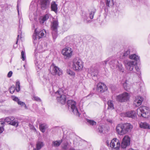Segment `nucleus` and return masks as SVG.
Segmentation results:
<instances>
[{"instance_id":"f257e3e1","label":"nucleus","mask_w":150,"mask_h":150,"mask_svg":"<svg viewBox=\"0 0 150 150\" xmlns=\"http://www.w3.org/2000/svg\"><path fill=\"white\" fill-rule=\"evenodd\" d=\"M133 127L130 123H120L117 126L116 130L118 134L122 135L130 132Z\"/></svg>"},{"instance_id":"f03ea898","label":"nucleus","mask_w":150,"mask_h":150,"mask_svg":"<svg viewBox=\"0 0 150 150\" xmlns=\"http://www.w3.org/2000/svg\"><path fill=\"white\" fill-rule=\"evenodd\" d=\"M129 58L133 59L134 61H127L126 60L124 61V63L127 69L128 70L132 71L135 65H137L140 62L139 57L135 54H133L130 55Z\"/></svg>"},{"instance_id":"7ed1b4c3","label":"nucleus","mask_w":150,"mask_h":150,"mask_svg":"<svg viewBox=\"0 0 150 150\" xmlns=\"http://www.w3.org/2000/svg\"><path fill=\"white\" fill-rule=\"evenodd\" d=\"M68 88L63 87L59 88L55 93L56 94H58L59 96L57 97L58 102L62 105L64 104L66 101V95H67L68 92Z\"/></svg>"},{"instance_id":"20e7f679","label":"nucleus","mask_w":150,"mask_h":150,"mask_svg":"<svg viewBox=\"0 0 150 150\" xmlns=\"http://www.w3.org/2000/svg\"><path fill=\"white\" fill-rule=\"evenodd\" d=\"M137 114L140 117L148 118L150 116V111L149 107L143 106L138 108L137 110Z\"/></svg>"},{"instance_id":"39448f33","label":"nucleus","mask_w":150,"mask_h":150,"mask_svg":"<svg viewBox=\"0 0 150 150\" xmlns=\"http://www.w3.org/2000/svg\"><path fill=\"white\" fill-rule=\"evenodd\" d=\"M76 104V102L73 100H68L67 101V105L69 110H71L75 115L79 117L80 114L79 112Z\"/></svg>"},{"instance_id":"423d86ee","label":"nucleus","mask_w":150,"mask_h":150,"mask_svg":"<svg viewBox=\"0 0 150 150\" xmlns=\"http://www.w3.org/2000/svg\"><path fill=\"white\" fill-rule=\"evenodd\" d=\"M72 67L76 71L81 70L83 67V63L81 59L78 57L74 58L73 61Z\"/></svg>"},{"instance_id":"0eeeda50","label":"nucleus","mask_w":150,"mask_h":150,"mask_svg":"<svg viewBox=\"0 0 150 150\" xmlns=\"http://www.w3.org/2000/svg\"><path fill=\"white\" fill-rule=\"evenodd\" d=\"M46 33V31L45 30H41L39 31L37 30V29H35L34 33L33 35V42L34 44L37 43V39L39 40L41 38L44 37Z\"/></svg>"},{"instance_id":"6e6552de","label":"nucleus","mask_w":150,"mask_h":150,"mask_svg":"<svg viewBox=\"0 0 150 150\" xmlns=\"http://www.w3.org/2000/svg\"><path fill=\"white\" fill-rule=\"evenodd\" d=\"M106 143L108 146H109L112 149L119 150V149L120 148V143L119 140H117L116 138H113L111 141L110 144L108 140L106 141Z\"/></svg>"},{"instance_id":"1a4fd4ad","label":"nucleus","mask_w":150,"mask_h":150,"mask_svg":"<svg viewBox=\"0 0 150 150\" xmlns=\"http://www.w3.org/2000/svg\"><path fill=\"white\" fill-rule=\"evenodd\" d=\"M130 98L129 94L124 92L121 94L117 96L115 98L117 101L120 103L126 102L128 101Z\"/></svg>"},{"instance_id":"9d476101","label":"nucleus","mask_w":150,"mask_h":150,"mask_svg":"<svg viewBox=\"0 0 150 150\" xmlns=\"http://www.w3.org/2000/svg\"><path fill=\"white\" fill-rule=\"evenodd\" d=\"M59 26L58 22L57 21L54 20L51 25L52 33L53 39H56L57 36V28Z\"/></svg>"},{"instance_id":"9b49d317","label":"nucleus","mask_w":150,"mask_h":150,"mask_svg":"<svg viewBox=\"0 0 150 150\" xmlns=\"http://www.w3.org/2000/svg\"><path fill=\"white\" fill-rule=\"evenodd\" d=\"M73 50L70 47L66 46L62 50V54L66 57V58H70L72 55Z\"/></svg>"},{"instance_id":"f8f14e48","label":"nucleus","mask_w":150,"mask_h":150,"mask_svg":"<svg viewBox=\"0 0 150 150\" xmlns=\"http://www.w3.org/2000/svg\"><path fill=\"white\" fill-rule=\"evenodd\" d=\"M130 142V138L128 136H125L123 138L121 144V148L122 149L126 148L127 146H129Z\"/></svg>"},{"instance_id":"ddd939ff","label":"nucleus","mask_w":150,"mask_h":150,"mask_svg":"<svg viewBox=\"0 0 150 150\" xmlns=\"http://www.w3.org/2000/svg\"><path fill=\"white\" fill-rule=\"evenodd\" d=\"M108 89L107 87L103 83L100 82L97 86V91L98 93H102L106 91Z\"/></svg>"},{"instance_id":"4468645a","label":"nucleus","mask_w":150,"mask_h":150,"mask_svg":"<svg viewBox=\"0 0 150 150\" xmlns=\"http://www.w3.org/2000/svg\"><path fill=\"white\" fill-rule=\"evenodd\" d=\"M50 1L49 0H40V8L42 10H44L49 7Z\"/></svg>"},{"instance_id":"2eb2a0df","label":"nucleus","mask_w":150,"mask_h":150,"mask_svg":"<svg viewBox=\"0 0 150 150\" xmlns=\"http://www.w3.org/2000/svg\"><path fill=\"white\" fill-rule=\"evenodd\" d=\"M131 52L130 50L129 49L125 50L123 54H121L120 56V59L123 60V62L125 60L127 61V60L129 58Z\"/></svg>"},{"instance_id":"dca6fc26","label":"nucleus","mask_w":150,"mask_h":150,"mask_svg":"<svg viewBox=\"0 0 150 150\" xmlns=\"http://www.w3.org/2000/svg\"><path fill=\"white\" fill-rule=\"evenodd\" d=\"M51 68L52 69V74L54 75H57L60 76L62 73V71L58 67L52 65L51 66Z\"/></svg>"},{"instance_id":"f3484780","label":"nucleus","mask_w":150,"mask_h":150,"mask_svg":"<svg viewBox=\"0 0 150 150\" xmlns=\"http://www.w3.org/2000/svg\"><path fill=\"white\" fill-rule=\"evenodd\" d=\"M125 115L126 116L132 118V119H136L137 118V115L135 111L134 110H131L125 113Z\"/></svg>"},{"instance_id":"a211bd4d","label":"nucleus","mask_w":150,"mask_h":150,"mask_svg":"<svg viewBox=\"0 0 150 150\" xmlns=\"http://www.w3.org/2000/svg\"><path fill=\"white\" fill-rule=\"evenodd\" d=\"M143 100V98L140 96H138L136 97L134 101V103L137 107L140 105Z\"/></svg>"},{"instance_id":"6ab92c4d","label":"nucleus","mask_w":150,"mask_h":150,"mask_svg":"<svg viewBox=\"0 0 150 150\" xmlns=\"http://www.w3.org/2000/svg\"><path fill=\"white\" fill-rule=\"evenodd\" d=\"M89 72L91 73V76L93 77V79L94 80H96L97 79V76L98 73V70L92 68Z\"/></svg>"},{"instance_id":"aec40b11","label":"nucleus","mask_w":150,"mask_h":150,"mask_svg":"<svg viewBox=\"0 0 150 150\" xmlns=\"http://www.w3.org/2000/svg\"><path fill=\"white\" fill-rule=\"evenodd\" d=\"M15 119L14 117L13 116H10L7 117L5 118H3L0 119L2 122H11V121H13Z\"/></svg>"},{"instance_id":"412c9836","label":"nucleus","mask_w":150,"mask_h":150,"mask_svg":"<svg viewBox=\"0 0 150 150\" xmlns=\"http://www.w3.org/2000/svg\"><path fill=\"white\" fill-rule=\"evenodd\" d=\"M57 4L54 1L52 2L51 4V11H54L56 13L57 12Z\"/></svg>"},{"instance_id":"4be33fe9","label":"nucleus","mask_w":150,"mask_h":150,"mask_svg":"<svg viewBox=\"0 0 150 150\" xmlns=\"http://www.w3.org/2000/svg\"><path fill=\"white\" fill-rule=\"evenodd\" d=\"M109 63L111 67H114L116 66L117 64H119L118 61L116 59H113L110 61Z\"/></svg>"},{"instance_id":"5701e85b","label":"nucleus","mask_w":150,"mask_h":150,"mask_svg":"<svg viewBox=\"0 0 150 150\" xmlns=\"http://www.w3.org/2000/svg\"><path fill=\"white\" fill-rule=\"evenodd\" d=\"M140 127L144 129H150V125L146 122H141L140 124Z\"/></svg>"},{"instance_id":"b1692460","label":"nucleus","mask_w":150,"mask_h":150,"mask_svg":"<svg viewBox=\"0 0 150 150\" xmlns=\"http://www.w3.org/2000/svg\"><path fill=\"white\" fill-rule=\"evenodd\" d=\"M83 17L84 19V21L85 23H87L91 21V19L89 17H88V15L87 14L84 13V15H83Z\"/></svg>"},{"instance_id":"393cba45","label":"nucleus","mask_w":150,"mask_h":150,"mask_svg":"<svg viewBox=\"0 0 150 150\" xmlns=\"http://www.w3.org/2000/svg\"><path fill=\"white\" fill-rule=\"evenodd\" d=\"M44 145L43 143L41 141H38L36 144V148L37 150L40 149Z\"/></svg>"},{"instance_id":"a878e982","label":"nucleus","mask_w":150,"mask_h":150,"mask_svg":"<svg viewBox=\"0 0 150 150\" xmlns=\"http://www.w3.org/2000/svg\"><path fill=\"white\" fill-rule=\"evenodd\" d=\"M50 16V15L48 14L44 16L42 18V19L40 21V23L42 24L45 21L49 18Z\"/></svg>"},{"instance_id":"bb28decb","label":"nucleus","mask_w":150,"mask_h":150,"mask_svg":"<svg viewBox=\"0 0 150 150\" xmlns=\"http://www.w3.org/2000/svg\"><path fill=\"white\" fill-rule=\"evenodd\" d=\"M105 3L106 6L108 7L113 6L114 4L113 0H105Z\"/></svg>"},{"instance_id":"cd10ccee","label":"nucleus","mask_w":150,"mask_h":150,"mask_svg":"<svg viewBox=\"0 0 150 150\" xmlns=\"http://www.w3.org/2000/svg\"><path fill=\"white\" fill-rule=\"evenodd\" d=\"M127 81H126L123 83V86L125 90L128 91L130 89V86L127 83Z\"/></svg>"},{"instance_id":"c85d7f7f","label":"nucleus","mask_w":150,"mask_h":150,"mask_svg":"<svg viewBox=\"0 0 150 150\" xmlns=\"http://www.w3.org/2000/svg\"><path fill=\"white\" fill-rule=\"evenodd\" d=\"M62 142V140L61 141V142L59 140L53 141L52 143V146H54V147L59 146L61 143Z\"/></svg>"},{"instance_id":"c756f323","label":"nucleus","mask_w":150,"mask_h":150,"mask_svg":"<svg viewBox=\"0 0 150 150\" xmlns=\"http://www.w3.org/2000/svg\"><path fill=\"white\" fill-rule=\"evenodd\" d=\"M107 103L108 105V108L109 109H110L111 110H113L114 109L112 101L111 100H108V101Z\"/></svg>"},{"instance_id":"7c9ffc66","label":"nucleus","mask_w":150,"mask_h":150,"mask_svg":"<svg viewBox=\"0 0 150 150\" xmlns=\"http://www.w3.org/2000/svg\"><path fill=\"white\" fill-rule=\"evenodd\" d=\"M19 122L17 120H15V119L13 121H11L10 122L9 124L14 126L17 127L18 126Z\"/></svg>"},{"instance_id":"2f4dec72","label":"nucleus","mask_w":150,"mask_h":150,"mask_svg":"<svg viewBox=\"0 0 150 150\" xmlns=\"http://www.w3.org/2000/svg\"><path fill=\"white\" fill-rule=\"evenodd\" d=\"M46 125L44 124H41L39 125V128L40 130L42 132H44L45 131Z\"/></svg>"},{"instance_id":"473e14b6","label":"nucleus","mask_w":150,"mask_h":150,"mask_svg":"<svg viewBox=\"0 0 150 150\" xmlns=\"http://www.w3.org/2000/svg\"><path fill=\"white\" fill-rule=\"evenodd\" d=\"M96 10L95 9L93 8L91 11L89 13V17L91 19H92L93 18V16L95 13L96 12Z\"/></svg>"},{"instance_id":"72a5a7b5","label":"nucleus","mask_w":150,"mask_h":150,"mask_svg":"<svg viewBox=\"0 0 150 150\" xmlns=\"http://www.w3.org/2000/svg\"><path fill=\"white\" fill-rule=\"evenodd\" d=\"M15 89L17 92H19L20 90V82L19 81H17L16 84Z\"/></svg>"},{"instance_id":"f704fd0d","label":"nucleus","mask_w":150,"mask_h":150,"mask_svg":"<svg viewBox=\"0 0 150 150\" xmlns=\"http://www.w3.org/2000/svg\"><path fill=\"white\" fill-rule=\"evenodd\" d=\"M117 64L116 66V67L118 68V70L120 72H124V69L123 67H122V65L121 64Z\"/></svg>"},{"instance_id":"c9c22d12","label":"nucleus","mask_w":150,"mask_h":150,"mask_svg":"<svg viewBox=\"0 0 150 150\" xmlns=\"http://www.w3.org/2000/svg\"><path fill=\"white\" fill-rule=\"evenodd\" d=\"M67 74L71 76H74L75 75V73L69 69H67Z\"/></svg>"},{"instance_id":"e433bc0d","label":"nucleus","mask_w":150,"mask_h":150,"mask_svg":"<svg viewBox=\"0 0 150 150\" xmlns=\"http://www.w3.org/2000/svg\"><path fill=\"white\" fill-rule=\"evenodd\" d=\"M86 121L89 125L92 126L96 125V122L93 120L87 119Z\"/></svg>"},{"instance_id":"4c0bfd02","label":"nucleus","mask_w":150,"mask_h":150,"mask_svg":"<svg viewBox=\"0 0 150 150\" xmlns=\"http://www.w3.org/2000/svg\"><path fill=\"white\" fill-rule=\"evenodd\" d=\"M103 128L104 127L103 125L99 126L98 129L97 130V131L100 134L103 133Z\"/></svg>"},{"instance_id":"58836bf2","label":"nucleus","mask_w":150,"mask_h":150,"mask_svg":"<svg viewBox=\"0 0 150 150\" xmlns=\"http://www.w3.org/2000/svg\"><path fill=\"white\" fill-rule=\"evenodd\" d=\"M32 99L38 102H41L42 101L41 100L40 98L38 96H36L35 95L33 96Z\"/></svg>"},{"instance_id":"ea45409f","label":"nucleus","mask_w":150,"mask_h":150,"mask_svg":"<svg viewBox=\"0 0 150 150\" xmlns=\"http://www.w3.org/2000/svg\"><path fill=\"white\" fill-rule=\"evenodd\" d=\"M15 87L14 85H12L11 86L10 88V92L11 93L13 94L15 90Z\"/></svg>"},{"instance_id":"a19ab883","label":"nucleus","mask_w":150,"mask_h":150,"mask_svg":"<svg viewBox=\"0 0 150 150\" xmlns=\"http://www.w3.org/2000/svg\"><path fill=\"white\" fill-rule=\"evenodd\" d=\"M18 103L19 105H21L22 106H24V107L25 108H27V107H26V104L24 102H22L20 100L18 102Z\"/></svg>"},{"instance_id":"79ce46f5","label":"nucleus","mask_w":150,"mask_h":150,"mask_svg":"<svg viewBox=\"0 0 150 150\" xmlns=\"http://www.w3.org/2000/svg\"><path fill=\"white\" fill-rule=\"evenodd\" d=\"M21 58L23 61H24L25 58V52L22 51L21 52Z\"/></svg>"},{"instance_id":"37998d69","label":"nucleus","mask_w":150,"mask_h":150,"mask_svg":"<svg viewBox=\"0 0 150 150\" xmlns=\"http://www.w3.org/2000/svg\"><path fill=\"white\" fill-rule=\"evenodd\" d=\"M11 98L14 101L17 102V103H18V102L20 100L18 98L15 96H13L11 97Z\"/></svg>"},{"instance_id":"c03bdc74","label":"nucleus","mask_w":150,"mask_h":150,"mask_svg":"<svg viewBox=\"0 0 150 150\" xmlns=\"http://www.w3.org/2000/svg\"><path fill=\"white\" fill-rule=\"evenodd\" d=\"M68 143H65L64 144L63 146H62V148L63 150H66L68 149Z\"/></svg>"},{"instance_id":"a18cd8bd","label":"nucleus","mask_w":150,"mask_h":150,"mask_svg":"<svg viewBox=\"0 0 150 150\" xmlns=\"http://www.w3.org/2000/svg\"><path fill=\"white\" fill-rule=\"evenodd\" d=\"M19 35H18V36H17V40L16 42V43L13 45V47L14 48H16L18 46L17 43H18V40L19 39Z\"/></svg>"},{"instance_id":"49530a36","label":"nucleus","mask_w":150,"mask_h":150,"mask_svg":"<svg viewBox=\"0 0 150 150\" xmlns=\"http://www.w3.org/2000/svg\"><path fill=\"white\" fill-rule=\"evenodd\" d=\"M29 127L31 129L34 130L35 132L36 131V130L33 125L31 124H29Z\"/></svg>"},{"instance_id":"de8ad7c7","label":"nucleus","mask_w":150,"mask_h":150,"mask_svg":"<svg viewBox=\"0 0 150 150\" xmlns=\"http://www.w3.org/2000/svg\"><path fill=\"white\" fill-rule=\"evenodd\" d=\"M109 60L110 59L109 58H107L106 60H105L104 61L102 62V63L104 66H105L106 64H107V62L109 61Z\"/></svg>"},{"instance_id":"09e8293b","label":"nucleus","mask_w":150,"mask_h":150,"mask_svg":"<svg viewBox=\"0 0 150 150\" xmlns=\"http://www.w3.org/2000/svg\"><path fill=\"white\" fill-rule=\"evenodd\" d=\"M20 25L19 26V28H18V35H19V36L20 35H21L22 33L21 30V29L20 28Z\"/></svg>"},{"instance_id":"8fccbe9b","label":"nucleus","mask_w":150,"mask_h":150,"mask_svg":"<svg viewBox=\"0 0 150 150\" xmlns=\"http://www.w3.org/2000/svg\"><path fill=\"white\" fill-rule=\"evenodd\" d=\"M17 10L18 12V15H19V4L20 2H19L18 0L17 1Z\"/></svg>"},{"instance_id":"3c124183","label":"nucleus","mask_w":150,"mask_h":150,"mask_svg":"<svg viewBox=\"0 0 150 150\" xmlns=\"http://www.w3.org/2000/svg\"><path fill=\"white\" fill-rule=\"evenodd\" d=\"M12 74L13 72L12 71H9L7 74L8 77L9 78H10V77H11L12 76Z\"/></svg>"},{"instance_id":"603ef678","label":"nucleus","mask_w":150,"mask_h":150,"mask_svg":"<svg viewBox=\"0 0 150 150\" xmlns=\"http://www.w3.org/2000/svg\"><path fill=\"white\" fill-rule=\"evenodd\" d=\"M4 126H2V127H0V133H1L3 132L4 130Z\"/></svg>"},{"instance_id":"864d4df0","label":"nucleus","mask_w":150,"mask_h":150,"mask_svg":"<svg viewBox=\"0 0 150 150\" xmlns=\"http://www.w3.org/2000/svg\"><path fill=\"white\" fill-rule=\"evenodd\" d=\"M134 67H135V69L136 70V71H139L140 69L137 66H136L135 65H134Z\"/></svg>"},{"instance_id":"5fc2aeb1","label":"nucleus","mask_w":150,"mask_h":150,"mask_svg":"<svg viewBox=\"0 0 150 150\" xmlns=\"http://www.w3.org/2000/svg\"><path fill=\"white\" fill-rule=\"evenodd\" d=\"M0 123L1 124V125H3V126H4V125L5 124V123L4 122H2V121H1V120H0Z\"/></svg>"},{"instance_id":"6e6d98bb","label":"nucleus","mask_w":150,"mask_h":150,"mask_svg":"<svg viewBox=\"0 0 150 150\" xmlns=\"http://www.w3.org/2000/svg\"><path fill=\"white\" fill-rule=\"evenodd\" d=\"M107 121L109 122L110 123H112V121L111 120L107 119Z\"/></svg>"},{"instance_id":"4d7b16f0","label":"nucleus","mask_w":150,"mask_h":150,"mask_svg":"<svg viewBox=\"0 0 150 150\" xmlns=\"http://www.w3.org/2000/svg\"><path fill=\"white\" fill-rule=\"evenodd\" d=\"M69 150H75V149L73 148H70Z\"/></svg>"},{"instance_id":"13d9d810","label":"nucleus","mask_w":150,"mask_h":150,"mask_svg":"<svg viewBox=\"0 0 150 150\" xmlns=\"http://www.w3.org/2000/svg\"><path fill=\"white\" fill-rule=\"evenodd\" d=\"M24 67H25V65H24Z\"/></svg>"}]
</instances>
